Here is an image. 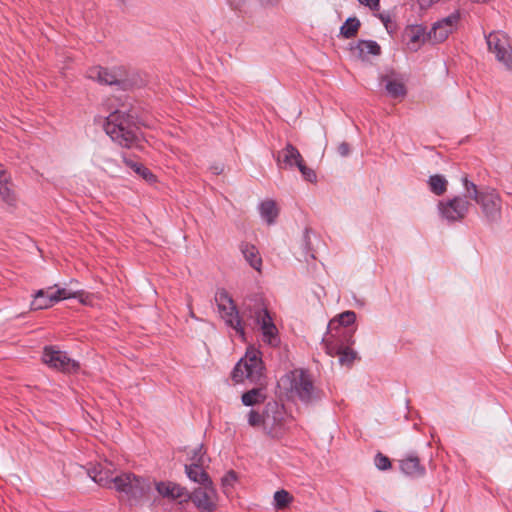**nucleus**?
I'll list each match as a JSON object with an SVG mask.
<instances>
[{
	"mask_svg": "<svg viewBox=\"0 0 512 512\" xmlns=\"http://www.w3.org/2000/svg\"><path fill=\"white\" fill-rule=\"evenodd\" d=\"M242 316L247 320H253L254 323L259 326L264 342L272 346L278 344L277 328L261 296L253 295L244 299L242 304Z\"/></svg>",
	"mask_w": 512,
	"mask_h": 512,
	"instance_id": "obj_1",
	"label": "nucleus"
},
{
	"mask_svg": "<svg viewBox=\"0 0 512 512\" xmlns=\"http://www.w3.org/2000/svg\"><path fill=\"white\" fill-rule=\"evenodd\" d=\"M463 185L466 197L475 201L483 217L488 222H497L500 220L502 199L496 189L491 187L479 189L478 186L472 181H469L467 177L463 178Z\"/></svg>",
	"mask_w": 512,
	"mask_h": 512,
	"instance_id": "obj_2",
	"label": "nucleus"
},
{
	"mask_svg": "<svg viewBox=\"0 0 512 512\" xmlns=\"http://www.w3.org/2000/svg\"><path fill=\"white\" fill-rule=\"evenodd\" d=\"M132 119L126 109H117L107 117L105 125L111 139L126 148L132 147L137 139Z\"/></svg>",
	"mask_w": 512,
	"mask_h": 512,
	"instance_id": "obj_3",
	"label": "nucleus"
},
{
	"mask_svg": "<svg viewBox=\"0 0 512 512\" xmlns=\"http://www.w3.org/2000/svg\"><path fill=\"white\" fill-rule=\"evenodd\" d=\"M232 378L236 383H242L248 380L250 383L262 385L264 379V366L260 352L250 347L247 349L244 357L236 364Z\"/></svg>",
	"mask_w": 512,
	"mask_h": 512,
	"instance_id": "obj_4",
	"label": "nucleus"
},
{
	"mask_svg": "<svg viewBox=\"0 0 512 512\" xmlns=\"http://www.w3.org/2000/svg\"><path fill=\"white\" fill-rule=\"evenodd\" d=\"M281 384L291 397L309 403L318 398L310 375L302 369H295L281 378Z\"/></svg>",
	"mask_w": 512,
	"mask_h": 512,
	"instance_id": "obj_5",
	"label": "nucleus"
},
{
	"mask_svg": "<svg viewBox=\"0 0 512 512\" xmlns=\"http://www.w3.org/2000/svg\"><path fill=\"white\" fill-rule=\"evenodd\" d=\"M152 483L148 478L138 476L132 472L117 474L114 489L122 494L131 503H138L151 491Z\"/></svg>",
	"mask_w": 512,
	"mask_h": 512,
	"instance_id": "obj_6",
	"label": "nucleus"
},
{
	"mask_svg": "<svg viewBox=\"0 0 512 512\" xmlns=\"http://www.w3.org/2000/svg\"><path fill=\"white\" fill-rule=\"evenodd\" d=\"M488 51L505 70L512 73V43L503 31H492L485 36Z\"/></svg>",
	"mask_w": 512,
	"mask_h": 512,
	"instance_id": "obj_7",
	"label": "nucleus"
},
{
	"mask_svg": "<svg viewBox=\"0 0 512 512\" xmlns=\"http://www.w3.org/2000/svg\"><path fill=\"white\" fill-rule=\"evenodd\" d=\"M218 302V309L225 324L234 330L235 334L243 341L245 338V323L239 315V311L234 304L232 298L226 293L221 292L216 298Z\"/></svg>",
	"mask_w": 512,
	"mask_h": 512,
	"instance_id": "obj_8",
	"label": "nucleus"
},
{
	"mask_svg": "<svg viewBox=\"0 0 512 512\" xmlns=\"http://www.w3.org/2000/svg\"><path fill=\"white\" fill-rule=\"evenodd\" d=\"M468 199L465 194L464 196H455L450 200L439 202L438 209L442 218L449 222L464 219L471 207V203Z\"/></svg>",
	"mask_w": 512,
	"mask_h": 512,
	"instance_id": "obj_9",
	"label": "nucleus"
},
{
	"mask_svg": "<svg viewBox=\"0 0 512 512\" xmlns=\"http://www.w3.org/2000/svg\"><path fill=\"white\" fill-rule=\"evenodd\" d=\"M186 499H189L201 512H213L217 509L218 494L213 483H208L194 489L188 493Z\"/></svg>",
	"mask_w": 512,
	"mask_h": 512,
	"instance_id": "obj_10",
	"label": "nucleus"
},
{
	"mask_svg": "<svg viewBox=\"0 0 512 512\" xmlns=\"http://www.w3.org/2000/svg\"><path fill=\"white\" fill-rule=\"evenodd\" d=\"M42 360L50 368L66 373L75 372L79 369V364L75 360L69 358L65 352L54 349V347H45Z\"/></svg>",
	"mask_w": 512,
	"mask_h": 512,
	"instance_id": "obj_11",
	"label": "nucleus"
},
{
	"mask_svg": "<svg viewBox=\"0 0 512 512\" xmlns=\"http://www.w3.org/2000/svg\"><path fill=\"white\" fill-rule=\"evenodd\" d=\"M460 15L454 12L451 15L437 21L427 33V39L433 44L445 41L456 28Z\"/></svg>",
	"mask_w": 512,
	"mask_h": 512,
	"instance_id": "obj_12",
	"label": "nucleus"
},
{
	"mask_svg": "<svg viewBox=\"0 0 512 512\" xmlns=\"http://www.w3.org/2000/svg\"><path fill=\"white\" fill-rule=\"evenodd\" d=\"M343 340V338L330 337L323 339L327 354L332 357L338 356L339 362L342 365H351L356 358V352L348 346H345Z\"/></svg>",
	"mask_w": 512,
	"mask_h": 512,
	"instance_id": "obj_13",
	"label": "nucleus"
},
{
	"mask_svg": "<svg viewBox=\"0 0 512 512\" xmlns=\"http://www.w3.org/2000/svg\"><path fill=\"white\" fill-rule=\"evenodd\" d=\"M356 314L353 311H345L339 315L338 319H333L329 323V332L325 337L330 338H343L349 341L352 338V333L346 330V327L354 323Z\"/></svg>",
	"mask_w": 512,
	"mask_h": 512,
	"instance_id": "obj_14",
	"label": "nucleus"
},
{
	"mask_svg": "<svg viewBox=\"0 0 512 512\" xmlns=\"http://www.w3.org/2000/svg\"><path fill=\"white\" fill-rule=\"evenodd\" d=\"M112 468L113 464L105 461L104 464H99L97 467L93 468L89 472V475L100 486L114 488L116 485L117 475H114Z\"/></svg>",
	"mask_w": 512,
	"mask_h": 512,
	"instance_id": "obj_15",
	"label": "nucleus"
},
{
	"mask_svg": "<svg viewBox=\"0 0 512 512\" xmlns=\"http://www.w3.org/2000/svg\"><path fill=\"white\" fill-rule=\"evenodd\" d=\"M403 42L410 51H417L428 40L425 28L421 25H411L403 32Z\"/></svg>",
	"mask_w": 512,
	"mask_h": 512,
	"instance_id": "obj_16",
	"label": "nucleus"
},
{
	"mask_svg": "<svg viewBox=\"0 0 512 512\" xmlns=\"http://www.w3.org/2000/svg\"><path fill=\"white\" fill-rule=\"evenodd\" d=\"M155 487L161 496L172 500L186 498L188 495V491L184 487L170 481L158 482Z\"/></svg>",
	"mask_w": 512,
	"mask_h": 512,
	"instance_id": "obj_17",
	"label": "nucleus"
},
{
	"mask_svg": "<svg viewBox=\"0 0 512 512\" xmlns=\"http://www.w3.org/2000/svg\"><path fill=\"white\" fill-rule=\"evenodd\" d=\"M352 53L361 60H366L369 55L377 56L381 53V47L376 41L360 40L351 47Z\"/></svg>",
	"mask_w": 512,
	"mask_h": 512,
	"instance_id": "obj_18",
	"label": "nucleus"
},
{
	"mask_svg": "<svg viewBox=\"0 0 512 512\" xmlns=\"http://www.w3.org/2000/svg\"><path fill=\"white\" fill-rule=\"evenodd\" d=\"M87 76L88 78L101 84L118 85L121 83L120 79L116 76L115 73L100 66L90 68L87 72Z\"/></svg>",
	"mask_w": 512,
	"mask_h": 512,
	"instance_id": "obj_19",
	"label": "nucleus"
},
{
	"mask_svg": "<svg viewBox=\"0 0 512 512\" xmlns=\"http://www.w3.org/2000/svg\"><path fill=\"white\" fill-rule=\"evenodd\" d=\"M381 83L385 85L387 93L393 98L406 95V88L402 79L394 74L382 76Z\"/></svg>",
	"mask_w": 512,
	"mask_h": 512,
	"instance_id": "obj_20",
	"label": "nucleus"
},
{
	"mask_svg": "<svg viewBox=\"0 0 512 512\" xmlns=\"http://www.w3.org/2000/svg\"><path fill=\"white\" fill-rule=\"evenodd\" d=\"M302 159L298 149L290 143L280 150L277 155V162L280 166L284 164L285 166L293 167L300 164Z\"/></svg>",
	"mask_w": 512,
	"mask_h": 512,
	"instance_id": "obj_21",
	"label": "nucleus"
},
{
	"mask_svg": "<svg viewBox=\"0 0 512 512\" xmlns=\"http://www.w3.org/2000/svg\"><path fill=\"white\" fill-rule=\"evenodd\" d=\"M203 456L197 461L191 462L190 465H186L187 476L194 482L200 484V486L212 483L208 474L203 470Z\"/></svg>",
	"mask_w": 512,
	"mask_h": 512,
	"instance_id": "obj_22",
	"label": "nucleus"
},
{
	"mask_svg": "<svg viewBox=\"0 0 512 512\" xmlns=\"http://www.w3.org/2000/svg\"><path fill=\"white\" fill-rule=\"evenodd\" d=\"M401 471L414 478L422 477L425 474V468L420 464L418 457L409 455L400 461Z\"/></svg>",
	"mask_w": 512,
	"mask_h": 512,
	"instance_id": "obj_23",
	"label": "nucleus"
},
{
	"mask_svg": "<svg viewBox=\"0 0 512 512\" xmlns=\"http://www.w3.org/2000/svg\"><path fill=\"white\" fill-rule=\"evenodd\" d=\"M50 290L51 288L47 290L40 289L35 293L34 299L31 302L32 310L47 309L49 307H52L56 303V298H54L53 292H51Z\"/></svg>",
	"mask_w": 512,
	"mask_h": 512,
	"instance_id": "obj_24",
	"label": "nucleus"
},
{
	"mask_svg": "<svg viewBox=\"0 0 512 512\" xmlns=\"http://www.w3.org/2000/svg\"><path fill=\"white\" fill-rule=\"evenodd\" d=\"M0 199L8 206L15 207L18 202L17 193L11 182V177L0 184Z\"/></svg>",
	"mask_w": 512,
	"mask_h": 512,
	"instance_id": "obj_25",
	"label": "nucleus"
},
{
	"mask_svg": "<svg viewBox=\"0 0 512 512\" xmlns=\"http://www.w3.org/2000/svg\"><path fill=\"white\" fill-rule=\"evenodd\" d=\"M241 252L247 262L257 271H260L262 260L259 256V252L254 245L249 243H243L240 246Z\"/></svg>",
	"mask_w": 512,
	"mask_h": 512,
	"instance_id": "obj_26",
	"label": "nucleus"
},
{
	"mask_svg": "<svg viewBox=\"0 0 512 512\" xmlns=\"http://www.w3.org/2000/svg\"><path fill=\"white\" fill-rule=\"evenodd\" d=\"M261 217L270 225L278 217L279 209L273 200H266L259 206Z\"/></svg>",
	"mask_w": 512,
	"mask_h": 512,
	"instance_id": "obj_27",
	"label": "nucleus"
},
{
	"mask_svg": "<svg viewBox=\"0 0 512 512\" xmlns=\"http://www.w3.org/2000/svg\"><path fill=\"white\" fill-rule=\"evenodd\" d=\"M428 184H429L430 190L434 194L440 196L446 192L448 182L444 176L436 174V175L430 176Z\"/></svg>",
	"mask_w": 512,
	"mask_h": 512,
	"instance_id": "obj_28",
	"label": "nucleus"
},
{
	"mask_svg": "<svg viewBox=\"0 0 512 512\" xmlns=\"http://www.w3.org/2000/svg\"><path fill=\"white\" fill-rule=\"evenodd\" d=\"M360 27V21L357 18H349L346 22L341 26L340 33L343 37L349 39L354 37Z\"/></svg>",
	"mask_w": 512,
	"mask_h": 512,
	"instance_id": "obj_29",
	"label": "nucleus"
},
{
	"mask_svg": "<svg viewBox=\"0 0 512 512\" xmlns=\"http://www.w3.org/2000/svg\"><path fill=\"white\" fill-rule=\"evenodd\" d=\"M265 396L260 388H254L242 395V402L246 406H252L264 400Z\"/></svg>",
	"mask_w": 512,
	"mask_h": 512,
	"instance_id": "obj_30",
	"label": "nucleus"
},
{
	"mask_svg": "<svg viewBox=\"0 0 512 512\" xmlns=\"http://www.w3.org/2000/svg\"><path fill=\"white\" fill-rule=\"evenodd\" d=\"M293 500V497L286 490L276 491L274 494V503L277 509L286 508Z\"/></svg>",
	"mask_w": 512,
	"mask_h": 512,
	"instance_id": "obj_31",
	"label": "nucleus"
},
{
	"mask_svg": "<svg viewBox=\"0 0 512 512\" xmlns=\"http://www.w3.org/2000/svg\"><path fill=\"white\" fill-rule=\"evenodd\" d=\"M53 296L55 299V302H59L60 300H64V299H69V298H80V301L82 303H86V299L82 298V293L81 292H78V291H75V292H72L68 289H65V288H61V289H57L55 292H53Z\"/></svg>",
	"mask_w": 512,
	"mask_h": 512,
	"instance_id": "obj_32",
	"label": "nucleus"
},
{
	"mask_svg": "<svg viewBox=\"0 0 512 512\" xmlns=\"http://www.w3.org/2000/svg\"><path fill=\"white\" fill-rule=\"evenodd\" d=\"M268 420H269L268 415H266L264 417L255 410H251L248 414V423L252 427H258L261 424L268 425Z\"/></svg>",
	"mask_w": 512,
	"mask_h": 512,
	"instance_id": "obj_33",
	"label": "nucleus"
},
{
	"mask_svg": "<svg viewBox=\"0 0 512 512\" xmlns=\"http://www.w3.org/2000/svg\"><path fill=\"white\" fill-rule=\"evenodd\" d=\"M132 169L135 171V173H137L139 176H141L147 182L152 183L155 181V176L153 175V173L147 167L143 166L142 164H140V163L133 164Z\"/></svg>",
	"mask_w": 512,
	"mask_h": 512,
	"instance_id": "obj_34",
	"label": "nucleus"
},
{
	"mask_svg": "<svg viewBox=\"0 0 512 512\" xmlns=\"http://www.w3.org/2000/svg\"><path fill=\"white\" fill-rule=\"evenodd\" d=\"M237 480V475L234 471H228L222 478V487L225 494L230 493V489L233 487Z\"/></svg>",
	"mask_w": 512,
	"mask_h": 512,
	"instance_id": "obj_35",
	"label": "nucleus"
},
{
	"mask_svg": "<svg viewBox=\"0 0 512 512\" xmlns=\"http://www.w3.org/2000/svg\"><path fill=\"white\" fill-rule=\"evenodd\" d=\"M229 6L242 14H247L249 0H227Z\"/></svg>",
	"mask_w": 512,
	"mask_h": 512,
	"instance_id": "obj_36",
	"label": "nucleus"
},
{
	"mask_svg": "<svg viewBox=\"0 0 512 512\" xmlns=\"http://www.w3.org/2000/svg\"><path fill=\"white\" fill-rule=\"evenodd\" d=\"M299 169V171L301 172L302 176L309 182H313L316 180V174L314 172V170H312L311 168L307 167L305 164H304V160L302 159L300 161V164H297L296 165Z\"/></svg>",
	"mask_w": 512,
	"mask_h": 512,
	"instance_id": "obj_37",
	"label": "nucleus"
},
{
	"mask_svg": "<svg viewBox=\"0 0 512 512\" xmlns=\"http://www.w3.org/2000/svg\"><path fill=\"white\" fill-rule=\"evenodd\" d=\"M375 464L378 469L380 470H386L391 466V462L388 459V457L384 456L383 454L379 453L375 457Z\"/></svg>",
	"mask_w": 512,
	"mask_h": 512,
	"instance_id": "obj_38",
	"label": "nucleus"
},
{
	"mask_svg": "<svg viewBox=\"0 0 512 512\" xmlns=\"http://www.w3.org/2000/svg\"><path fill=\"white\" fill-rule=\"evenodd\" d=\"M362 5L369 7L371 10H379L380 0H358Z\"/></svg>",
	"mask_w": 512,
	"mask_h": 512,
	"instance_id": "obj_39",
	"label": "nucleus"
},
{
	"mask_svg": "<svg viewBox=\"0 0 512 512\" xmlns=\"http://www.w3.org/2000/svg\"><path fill=\"white\" fill-rule=\"evenodd\" d=\"M258 2L263 8H274L279 5L281 0H258Z\"/></svg>",
	"mask_w": 512,
	"mask_h": 512,
	"instance_id": "obj_40",
	"label": "nucleus"
},
{
	"mask_svg": "<svg viewBox=\"0 0 512 512\" xmlns=\"http://www.w3.org/2000/svg\"><path fill=\"white\" fill-rule=\"evenodd\" d=\"M201 456H203V463L205 462V453L203 451V447H198L195 451L193 456L191 457V462L197 461Z\"/></svg>",
	"mask_w": 512,
	"mask_h": 512,
	"instance_id": "obj_41",
	"label": "nucleus"
},
{
	"mask_svg": "<svg viewBox=\"0 0 512 512\" xmlns=\"http://www.w3.org/2000/svg\"><path fill=\"white\" fill-rule=\"evenodd\" d=\"M338 152L341 156H347L350 153V146L348 143H341L338 146Z\"/></svg>",
	"mask_w": 512,
	"mask_h": 512,
	"instance_id": "obj_42",
	"label": "nucleus"
},
{
	"mask_svg": "<svg viewBox=\"0 0 512 512\" xmlns=\"http://www.w3.org/2000/svg\"><path fill=\"white\" fill-rule=\"evenodd\" d=\"M9 178H10L9 173L5 170L3 165L0 164V184L5 182L6 180H9Z\"/></svg>",
	"mask_w": 512,
	"mask_h": 512,
	"instance_id": "obj_43",
	"label": "nucleus"
},
{
	"mask_svg": "<svg viewBox=\"0 0 512 512\" xmlns=\"http://www.w3.org/2000/svg\"><path fill=\"white\" fill-rule=\"evenodd\" d=\"M124 162L126 163L127 166H129L130 168H132V165L133 164H136L135 162L131 161V160H127V159H124Z\"/></svg>",
	"mask_w": 512,
	"mask_h": 512,
	"instance_id": "obj_44",
	"label": "nucleus"
},
{
	"mask_svg": "<svg viewBox=\"0 0 512 512\" xmlns=\"http://www.w3.org/2000/svg\"><path fill=\"white\" fill-rule=\"evenodd\" d=\"M121 2H124V0H120Z\"/></svg>",
	"mask_w": 512,
	"mask_h": 512,
	"instance_id": "obj_45",
	"label": "nucleus"
}]
</instances>
